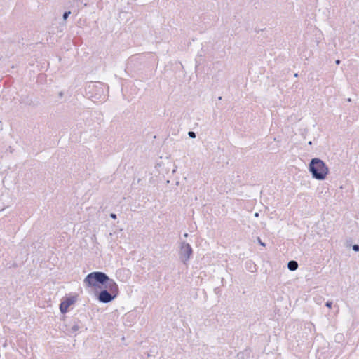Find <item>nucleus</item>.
<instances>
[{
  "label": "nucleus",
  "mask_w": 359,
  "mask_h": 359,
  "mask_svg": "<svg viewBox=\"0 0 359 359\" xmlns=\"http://www.w3.org/2000/svg\"><path fill=\"white\" fill-rule=\"evenodd\" d=\"M71 14V11H65L63 15H62V18L64 20H66L68 17L69 16V15Z\"/></svg>",
  "instance_id": "9"
},
{
  "label": "nucleus",
  "mask_w": 359,
  "mask_h": 359,
  "mask_svg": "<svg viewBox=\"0 0 359 359\" xmlns=\"http://www.w3.org/2000/svg\"><path fill=\"white\" fill-rule=\"evenodd\" d=\"M257 240H258V243L262 245V246H265V243L264 242L262 241V240L258 237L257 238Z\"/></svg>",
  "instance_id": "14"
},
{
  "label": "nucleus",
  "mask_w": 359,
  "mask_h": 359,
  "mask_svg": "<svg viewBox=\"0 0 359 359\" xmlns=\"http://www.w3.org/2000/svg\"><path fill=\"white\" fill-rule=\"evenodd\" d=\"M309 170L312 177L318 180H323L326 178L329 169L325 162L318 158H312L309 164Z\"/></svg>",
  "instance_id": "1"
},
{
  "label": "nucleus",
  "mask_w": 359,
  "mask_h": 359,
  "mask_svg": "<svg viewBox=\"0 0 359 359\" xmlns=\"http://www.w3.org/2000/svg\"><path fill=\"white\" fill-rule=\"evenodd\" d=\"M308 144H309V145H311V144H312V142H311V141H309V142H308Z\"/></svg>",
  "instance_id": "16"
},
{
  "label": "nucleus",
  "mask_w": 359,
  "mask_h": 359,
  "mask_svg": "<svg viewBox=\"0 0 359 359\" xmlns=\"http://www.w3.org/2000/svg\"><path fill=\"white\" fill-rule=\"evenodd\" d=\"M336 63L339 65L340 63V60H336Z\"/></svg>",
  "instance_id": "15"
},
{
  "label": "nucleus",
  "mask_w": 359,
  "mask_h": 359,
  "mask_svg": "<svg viewBox=\"0 0 359 359\" xmlns=\"http://www.w3.org/2000/svg\"><path fill=\"white\" fill-rule=\"evenodd\" d=\"M75 297H69L65 298L60 304V310L62 313H65L68 308L74 303Z\"/></svg>",
  "instance_id": "6"
},
{
  "label": "nucleus",
  "mask_w": 359,
  "mask_h": 359,
  "mask_svg": "<svg viewBox=\"0 0 359 359\" xmlns=\"http://www.w3.org/2000/svg\"><path fill=\"white\" fill-rule=\"evenodd\" d=\"M59 95H60V96L61 97V96H62V95H63V94H62V92H60Z\"/></svg>",
  "instance_id": "19"
},
{
  "label": "nucleus",
  "mask_w": 359,
  "mask_h": 359,
  "mask_svg": "<svg viewBox=\"0 0 359 359\" xmlns=\"http://www.w3.org/2000/svg\"><path fill=\"white\" fill-rule=\"evenodd\" d=\"M192 254L193 250L190 244L186 243L185 241L181 242L179 250V256L180 260L184 264H187Z\"/></svg>",
  "instance_id": "3"
},
{
  "label": "nucleus",
  "mask_w": 359,
  "mask_h": 359,
  "mask_svg": "<svg viewBox=\"0 0 359 359\" xmlns=\"http://www.w3.org/2000/svg\"><path fill=\"white\" fill-rule=\"evenodd\" d=\"M116 297V294H113L107 289L102 290L97 295V299L102 303H109Z\"/></svg>",
  "instance_id": "4"
},
{
  "label": "nucleus",
  "mask_w": 359,
  "mask_h": 359,
  "mask_svg": "<svg viewBox=\"0 0 359 359\" xmlns=\"http://www.w3.org/2000/svg\"><path fill=\"white\" fill-rule=\"evenodd\" d=\"M188 135L191 138H195L196 137V133L194 131H189L188 132Z\"/></svg>",
  "instance_id": "10"
},
{
  "label": "nucleus",
  "mask_w": 359,
  "mask_h": 359,
  "mask_svg": "<svg viewBox=\"0 0 359 359\" xmlns=\"http://www.w3.org/2000/svg\"><path fill=\"white\" fill-rule=\"evenodd\" d=\"M332 302H330V301H327L326 303H325V306L328 308H331L332 307Z\"/></svg>",
  "instance_id": "12"
},
{
  "label": "nucleus",
  "mask_w": 359,
  "mask_h": 359,
  "mask_svg": "<svg viewBox=\"0 0 359 359\" xmlns=\"http://www.w3.org/2000/svg\"><path fill=\"white\" fill-rule=\"evenodd\" d=\"M298 263L295 260H290L287 263V268L291 271H294L298 269Z\"/></svg>",
  "instance_id": "8"
},
{
  "label": "nucleus",
  "mask_w": 359,
  "mask_h": 359,
  "mask_svg": "<svg viewBox=\"0 0 359 359\" xmlns=\"http://www.w3.org/2000/svg\"><path fill=\"white\" fill-rule=\"evenodd\" d=\"M110 217L114 219H116L117 218V216L115 213H111L110 214Z\"/></svg>",
  "instance_id": "13"
},
{
  "label": "nucleus",
  "mask_w": 359,
  "mask_h": 359,
  "mask_svg": "<svg viewBox=\"0 0 359 359\" xmlns=\"http://www.w3.org/2000/svg\"><path fill=\"white\" fill-rule=\"evenodd\" d=\"M298 76V74L297 73H295L294 74V77H297Z\"/></svg>",
  "instance_id": "17"
},
{
  "label": "nucleus",
  "mask_w": 359,
  "mask_h": 359,
  "mask_svg": "<svg viewBox=\"0 0 359 359\" xmlns=\"http://www.w3.org/2000/svg\"><path fill=\"white\" fill-rule=\"evenodd\" d=\"M109 280V276L102 271H93L88 273L83 280L86 287L101 288Z\"/></svg>",
  "instance_id": "2"
},
{
  "label": "nucleus",
  "mask_w": 359,
  "mask_h": 359,
  "mask_svg": "<svg viewBox=\"0 0 359 359\" xmlns=\"http://www.w3.org/2000/svg\"><path fill=\"white\" fill-rule=\"evenodd\" d=\"M218 100H222V97H221V96H219V97H218Z\"/></svg>",
  "instance_id": "20"
},
{
  "label": "nucleus",
  "mask_w": 359,
  "mask_h": 359,
  "mask_svg": "<svg viewBox=\"0 0 359 359\" xmlns=\"http://www.w3.org/2000/svg\"><path fill=\"white\" fill-rule=\"evenodd\" d=\"M353 250L355 251V252H358L359 251V245L358 244H355L353 245Z\"/></svg>",
  "instance_id": "11"
},
{
  "label": "nucleus",
  "mask_w": 359,
  "mask_h": 359,
  "mask_svg": "<svg viewBox=\"0 0 359 359\" xmlns=\"http://www.w3.org/2000/svg\"><path fill=\"white\" fill-rule=\"evenodd\" d=\"M104 286L109 292L113 294H116V297L118 296L119 292L118 286L113 279L109 278V280L106 282Z\"/></svg>",
  "instance_id": "5"
},
{
  "label": "nucleus",
  "mask_w": 359,
  "mask_h": 359,
  "mask_svg": "<svg viewBox=\"0 0 359 359\" xmlns=\"http://www.w3.org/2000/svg\"><path fill=\"white\" fill-rule=\"evenodd\" d=\"M69 326H71L70 331L72 332H76L81 327V323L75 320L69 323Z\"/></svg>",
  "instance_id": "7"
},
{
  "label": "nucleus",
  "mask_w": 359,
  "mask_h": 359,
  "mask_svg": "<svg viewBox=\"0 0 359 359\" xmlns=\"http://www.w3.org/2000/svg\"><path fill=\"white\" fill-rule=\"evenodd\" d=\"M258 215H259V214H258L257 212H256V213L255 214V217H258Z\"/></svg>",
  "instance_id": "18"
}]
</instances>
